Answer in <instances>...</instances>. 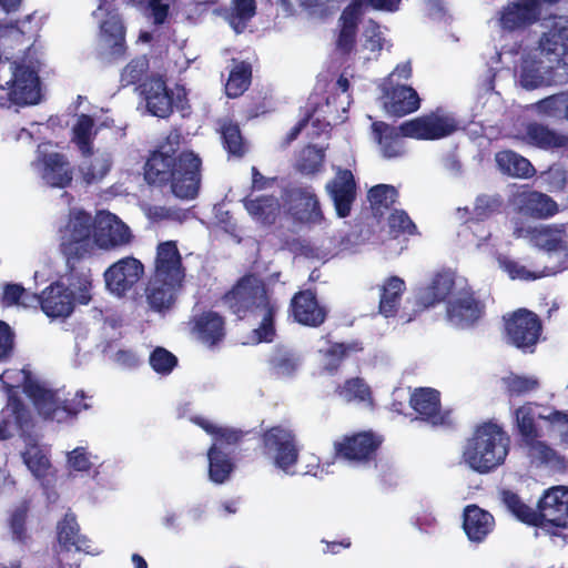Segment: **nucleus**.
Segmentation results:
<instances>
[{"mask_svg": "<svg viewBox=\"0 0 568 568\" xmlns=\"http://www.w3.org/2000/svg\"><path fill=\"white\" fill-rule=\"evenodd\" d=\"M184 136L180 128H172L149 155L143 165L145 183L161 191L169 190L180 200H194L201 189L203 162L192 150L180 146Z\"/></svg>", "mask_w": 568, "mask_h": 568, "instance_id": "nucleus-1", "label": "nucleus"}, {"mask_svg": "<svg viewBox=\"0 0 568 568\" xmlns=\"http://www.w3.org/2000/svg\"><path fill=\"white\" fill-rule=\"evenodd\" d=\"M221 302L239 321L260 318L250 333L253 344L274 342L280 305L261 278L253 274L243 275L223 294Z\"/></svg>", "mask_w": 568, "mask_h": 568, "instance_id": "nucleus-2", "label": "nucleus"}, {"mask_svg": "<svg viewBox=\"0 0 568 568\" xmlns=\"http://www.w3.org/2000/svg\"><path fill=\"white\" fill-rule=\"evenodd\" d=\"M92 227L91 214L78 211L70 215L59 243V252L65 263L68 287L78 292V303L81 305H88L92 300V273L88 263L94 255Z\"/></svg>", "mask_w": 568, "mask_h": 568, "instance_id": "nucleus-3", "label": "nucleus"}, {"mask_svg": "<svg viewBox=\"0 0 568 568\" xmlns=\"http://www.w3.org/2000/svg\"><path fill=\"white\" fill-rule=\"evenodd\" d=\"M371 128L383 156L387 159L398 158L405 153L402 138L436 141L448 138L463 129L459 119L442 108L407 120L399 126L390 125L384 121H375Z\"/></svg>", "mask_w": 568, "mask_h": 568, "instance_id": "nucleus-4", "label": "nucleus"}, {"mask_svg": "<svg viewBox=\"0 0 568 568\" xmlns=\"http://www.w3.org/2000/svg\"><path fill=\"white\" fill-rule=\"evenodd\" d=\"M510 437L496 422L478 424L467 439L463 460L478 474H488L503 465L509 453Z\"/></svg>", "mask_w": 568, "mask_h": 568, "instance_id": "nucleus-5", "label": "nucleus"}, {"mask_svg": "<svg viewBox=\"0 0 568 568\" xmlns=\"http://www.w3.org/2000/svg\"><path fill=\"white\" fill-rule=\"evenodd\" d=\"M191 422L212 436L213 442L206 454L209 478L214 484H224L230 479L236 467L234 450L244 442L248 432L229 426H219L202 416H193Z\"/></svg>", "mask_w": 568, "mask_h": 568, "instance_id": "nucleus-6", "label": "nucleus"}, {"mask_svg": "<svg viewBox=\"0 0 568 568\" xmlns=\"http://www.w3.org/2000/svg\"><path fill=\"white\" fill-rule=\"evenodd\" d=\"M21 372L24 375L23 392L32 399L36 409L43 419L64 423L89 408V405L84 402L87 396L83 390H78L71 399L60 400L57 390L44 388L37 381H33L29 371L22 369Z\"/></svg>", "mask_w": 568, "mask_h": 568, "instance_id": "nucleus-7", "label": "nucleus"}, {"mask_svg": "<svg viewBox=\"0 0 568 568\" xmlns=\"http://www.w3.org/2000/svg\"><path fill=\"white\" fill-rule=\"evenodd\" d=\"M504 338L523 353H534L542 334V322L532 311L518 308L504 315Z\"/></svg>", "mask_w": 568, "mask_h": 568, "instance_id": "nucleus-8", "label": "nucleus"}, {"mask_svg": "<svg viewBox=\"0 0 568 568\" xmlns=\"http://www.w3.org/2000/svg\"><path fill=\"white\" fill-rule=\"evenodd\" d=\"M382 444L383 437L374 432H357L335 440L333 456L336 460L354 465L369 464L376 460Z\"/></svg>", "mask_w": 568, "mask_h": 568, "instance_id": "nucleus-9", "label": "nucleus"}, {"mask_svg": "<svg viewBox=\"0 0 568 568\" xmlns=\"http://www.w3.org/2000/svg\"><path fill=\"white\" fill-rule=\"evenodd\" d=\"M261 444L265 455L273 458L274 465L288 473L300 457V447L295 433L282 425L272 426L261 435Z\"/></svg>", "mask_w": 568, "mask_h": 568, "instance_id": "nucleus-10", "label": "nucleus"}, {"mask_svg": "<svg viewBox=\"0 0 568 568\" xmlns=\"http://www.w3.org/2000/svg\"><path fill=\"white\" fill-rule=\"evenodd\" d=\"M538 49L540 54L560 71V74H552L549 82L556 85L568 83V26L554 22L539 38Z\"/></svg>", "mask_w": 568, "mask_h": 568, "instance_id": "nucleus-11", "label": "nucleus"}, {"mask_svg": "<svg viewBox=\"0 0 568 568\" xmlns=\"http://www.w3.org/2000/svg\"><path fill=\"white\" fill-rule=\"evenodd\" d=\"M539 528L548 535L559 536L568 529V486H552L538 499Z\"/></svg>", "mask_w": 568, "mask_h": 568, "instance_id": "nucleus-12", "label": "nucleus"}, {"mask_svg": "<svg viewBox=\"0 0 568 568\" xmlns=\"http://www.w3.org/2000/svg\"><path fill=\"white\" fill-rule=\"evenodd\" d=\"M515 420L521 445L527 455L541 464H548L556 457V450L541 440V433L536 424L535 414L529 405H523L515 410Z\"/></svg>", "mask_w": 568, "mask_h": 568, "instance_id": "nucleus-13", "label": "nucleus"}, {"mask_svg": "<svg viewBox=\"0 0 568 568\" xmlns=\"http://www.w3.org/2000/svg\"><path fill=\"white\" fill-rule=\"evenodd\" d=\"M409 406L416 413L415 419L432 427H453L452 410L442 409L440 393L430 387L415 388L409 396Z\"/></svg>", "mask_w": 568, "mask_h": 568, "instance_id": "nucleus-14", "label": "nucleus"}, {"mask_svg": "<svg viewBox=\"0 0 568 568\" xmlns=\"http://www.w3.org/2000/svg\"><path fill=\"white\" fill-rule=\"evenodd\" d=\"M284 201L288 214L303 224H321L324 214L312 186H292L285 190Z\"/></svg>", "mask_w": 568, "mask_h": 568, "instance_id": "nucleus-15", "label": "nucleus"}, {"mask_svg": "<svg viewBox=\"0 0 568 568\" xmlns=\"http://www.w3.org/2000/svg\"><path fill=\"white\" fill-rule=\"evenodd\" d=\"M144 264L133 256H125L111 264L104 272L106 288L122 297L144 276Z\"/></svg>", "mask_w": 568, "mask_h": 568, "instance_id": "nucleus-16", "label": "nucleus"}, {"mask_svg": "<svg viewBox=\"0 0 568 568\" xmlns=\"http://www.w3.org/2000/svg\"><path fill=\"white\" fill-rule=\"evenodd\" d=\"M92 223L93 253H95L97 247L113 250L129 245L132 242L133 235L130 227L115 214L106 213L99 216L97 222L92 220Z\"/></svg>", "mask_w": 568, "mask_h": 568, "instance_id": "nucleus-17", "label": "nucleus"}, {"mask_svg": "<svg viewBox=\"0 0 568 568\" xmlns=\"http://www.w3.org/2000/svg\"><path fill=\"white\" fill-rule=\"evenodd\" d=\"M146 108L149 112L158 118H168L173 112V106L184 111L187 104L186 92L182 90L176 94L174 101L173 92L168 89L162 78L151 79L143 84Z\"/></svg>", "mask_w": 568, "mask_h": 568, "instance_id": "nucleus-18", "label": "nucleus"}, {"mask_svg": "<svg viewBox=\"0 0 568 568\" xmlns=\"http://www.w3.org/2000/svg\"><path fill=\"white\" fill-rule=\"evenodd\" d=\"M448 321L458 328L476 326L486 314V305L471 291H462L447 302Z\"/></svg>", "mask_w": 568, "mask_h": 568, "instance_id": "nucleus-19", "label": "nucleus"}, {"mask_svg": "<svg viewBox=\"0 0 568 568\" xmlns=\"http://www.w3.org/2000/svg\"><path fill=\"white\" fill-rule=\"evenodd\" d=\"M554 0H516L500 10L499 24L503 30L514 32L524 30L539 21L542 4Z\"/></svg>", "mask_w": 568, "mask_h": 568, "instance_id": "nucleus-20", "label": "nucleus"}, {"mask_svg": "<svg viewBox=\"0 0 568 568\" xmlns=\"http://www.w3.org/2000/svg\"><path fill=\"white\" fill-rule=\"evenodd\" d=\"M325 190L337 216L341 219L349 216L357 196V183L353 172L349 169L338 168L334 178L326 183Z\"/></svg>", "mask_w": 568, "mask_h": 568, "instance_id": "nucleus-21", "label": "nucleus"}, {"mask_svg": "<svg viewBox=\"0 0 568 568\" xmlns=\"http://www.w3.org/2000/svg\"><path fill=\"white\" fill-rule=\"evenodd\" d=\"M38 300L42 312L51 318L69 317L78 303V296L64 283L55 281L47 286Z\"/></svg>", "mask_w": 568, "mask_h": 568, "instance_id": "nucleus-22", "label": "nucleus"}, {"mask_svg": "<svg viewBox=\"0 0 568 568\" xmlns=\"http://www.w3.org/2000/svg\"><path fill=\"white\" fill-rule=\"evenodd\" d=\"M511 204L517 213L536 220L549 219L559 211L557 202L551 196L528 187L514 193Z\"/></svg>", "mask_w": 568, "mask_h": 568, "instance_id": "nucleus-23", "label": "nucleus"}, {"mask_svg": "<svg viewBox=\"0 0 568 568\" xmlns=\"http://www.w3.org/2000/svg\"><path fill=\"white\" fill-rule=\"evenodd\" d=\"M288 312L296 323L306 327H320L327 318L326 307L320 304L311 288L301 290L292 296Z\"/></svg>", "mask_w": 568, "mask_h": 568, "instance_id": "nucleus-24", "label": "nucleus"}, {"mask_svg": "<svg viewBox=\"0 0 568 568\" xmlns=\"http://www.w3.org/2000/svg\"><path fill=\"white\" fill-rule=\"evenodd\" d=\"M152 276L158 281L183 283L185 268L175 241H165L158 244Z\"/></svg>", "mask_w": 568, "mask_h": 568, "instance_id": "nucleus-25", "label": "nucleus"}, {"mask_svg": "<svg viewBox=\"0 0 568 568\" xmlns=\"http://www.w3.org/2000/svg\"><path fill=\"white\" fill-rule=\"evenodd\" d=\"M523 142L544 151L568 150V134L539 122H529L521 136Z\"/></svg>", "mask_w": 568, "mask_h": 568, "instance_id": "nucleus-26", "label": "nucleus"}, {"mask_svg": "<svg viewBox=\"0 0 568 568\" xmlns=\"http://www.w3.org/2000/svg\"><path fill=\"white\" fill-rule=\"evenodd\" d=\"M503 207L504 199L499 193H483L476 196L471 212L467 206L459 207L457 212L463 223L470 229L473 224L485 222L494 215L501 213Z\"/></svg>", "mask_w": 568, "mask_h": 568, "instance_id": "nucleus-27", "label": "nucleus"}, {"mask_svg": "<svg viewBox=\"0 0 568 568\" xmlns=\"http://www.w3.org/2000/svg\"><path fill=\"white\" fill-rule=\"evenodd\" d=\"M494 528L495 518L489 511L475 504L464 508L463 529L470 541L483 542Z\"/></svg>", "mask_w": 568, "mask_h": 568, "instance_id": "nucleus-28", "label": "nucleus"}, {"mask_svg": "<svg viewBox=\"0 0 568 568\" xmlns=\"http://www.w3.org/2000/svg\"><path fill=\"white\" fill-rule=\"evenodd\" d=\"M419 106V95L412 87H390L384 93V109L388 114L404 116L417 111Z\"/></svg>", "mask_w": 568, "mask_h": 568, "instance_id": "nucleus-29", "label": "nucleus"}, {"mask_svg": "<svg viewBox=\"0 0 568 568\" xmlns=\"http://www.w3.org/2000/svg\"><path fill=\"white\" fill-rule=\"evenodd\" d=\"M359 20L361 9L357 4H348L342 11L338 19L339 31L335 42L336 50L341 54L348 55L354 50Z\"/></svg>", "mask_w": 568, "mask_h": 568, "instance_id": "nucleus-30", "label": "nucleus"}, {"mask_svg": "<svg viewBox=\"0 0 568 568\" xmlns=\"http://www.w3.org/2000/svg\"><path fill=\"white\" fill-rule=\"evenodd\" d=\"M193 332L207 346H215L225 337L224 317L214 311H206L193 318Z\"/></svg>", "mask_w": 568, "mask_h": 568, "instance_id": "nucleus-31", "label": "nucleus"}, {"mask_svg": "<svg viewBox=\"0 0 568 568\" xmlns=\"http://www.w3.org/2000/svg\"><path fill=\"white\" fill-rule=\"evenodd\" d=\"M42 178L52 187L65 189L71 185L73 170L63 154L54 152L43 159Z\"/></svg>", "mask_w": 568, "mask_h": 568, "instance_id": "nucleus-32", "label": "nucleus"}, {"mask_svg": "<svg viewBox=\"0 0 568 568\" xmlns=\"http://www.w3.org/2000/svg\"><path fill=\"white\" fill-rule=\"evenodd\" d=\"M498 170L513 178L529 179L536 173L531 162L513 150H501L495 154Z\"/></svg>", "mask_w": 568, "mask_h": 568, "instance_id": "nucleus-33", "label": "nucleus"}, {"mask_svg": "<svg viewBox=\"0 0 568 568\" xmlns=\"http://www.w3.org/2000/svg\"><path fill=\"white\" fill-rule=\"evenodd\" d=\"M183 283L158 281V278H151L146 288V300L150 307L154 311L161 312L169 310L175 301V294L181 288Z\"/></svg>", "mask_w": 568, "mask_h": 568, "instance_id": "nucleus-34", "label": "nucleus"}, {"mask_svg": "<svg viewBox=\"0 0 568 568\" xmlns=\"http://www.w3.org/2000/svg\"><path fill=\"white\" fill-rule=\"evenodd\" d=\"M455 286V280L448 273H437L432 283L417 295V305L424 308L445 301Z\"/></svg>", "mask_w": 568, "mask_h": 568, "instance_id": "nucleus-35", "label": "nucleus"}, {"mask_svg": "<svg viewBox=\"0 0 568 568\" xmlns=\"http://www.w3.org/2000/svg\"><path fill=\"white\" fill-rule=\"evenodd\" d=\"M406 290V285L403 278L398 276H389L385 280L381 287L379 296V313L385 317L396 316L402 295Z\"/></svg>", "mask_w": 568, "mask_h": 568, "instance_id": "nucleus-36", "label": "nucleus"}, {"mask_svg": "<svg viewBox=\"0 0 568 568\" xmlns=\"http://www.w3.org/2000/svg\"><path fill=\"white\" fill-rule=\"evenodd\" d=\"M243 206L253 220L263 225H271L278 211V201L274 195L246 196L242 200Z\"/></svg>", "mask_w": 568, "mask_h": 568, "instance_id": "nucleus-37", "label": "nucleus"}, {"mask_svg": "<svg viewBox=\"0 0 568 568\" xmlns=\"http://www.w3.org/2000/svg\"><path fill=\"white\" fill-rule=\"evenodd\" d=\"M101 34L109 44L111 53L121 57L125 52V27L118 13H108L101 23Z\"/></svg>", "mask_w": 568, "mask_h": 568, "instance_id": "nucleus-38", "label": "nucleus"}, {"mask_svg": "<svg viewBox=\"0 0 568 568\" xmlns=\"http://www.w3.org/2000/svg\"><path fill=\"white\" fill-rule=\"evenodd\" d=\"M501 500L508 511L520 523L539 528V506L536 509L527 505L517 493L505 489L501 491Z\"/></svg>", "mask_w": 568, "mask_h": 568, "instance_id": "nucleus-39", "label": "nucleus"}, {"mask_svg": "<svg viewBox=\"0 0 568 568\" xmlns=\"http://www.w3.org/2000/svg\"><path fill=\"white\" fill-rule=\"evenodd\" d=\"M219 133L222 144L230 155L242 158L246 153V141L237 122L232 119L219 120Z\"/></svg>", "mask_w": 568, "mask_h": 568, "instance_id": "nucleus-40", "label": "nucleus"}, {"mask_svg": "<svg viewBox=\"0 0 568 568\" xmlns=\"http://www.w3.org/2000/svg\"><path fill=\"white\" fill-rule=\"evenodd\" d=\"M233 65L225 83V94L230 99L241 97L251 85L252 65L244 60L232 59Z\"/></svg>", "mask_w": 568, "mask_h": 568, "instance_id": "nucleus-41", "label": "nucleus"}, {"mask_svg": "<svg viewBox=\"0 0 568 568\" xmlns=\"http://www.w3.org/2000/svg\"><path fill=\"white\" fill-rule=\"evenodd\" d=\"M57 538L59 544L69 550L71 547L81 549L85 538L80 535V526L73 513H67L57 524Z\"/></svg>", "mask_w": 568, "mask_h": 568, "instance_id": "nucleus-42", "label": "nucleus"}, {"mask_svg": "<svg viewBox=\"0 0 568 568\" xmlns=\"http://www.w3.org/2000/svg\"><path fill=\"white\" fill-rule=\"evenodd\" d=\"M255 13V0H232L225 20L236 33H242Z\"/></svg>", "mask_w": 568, "mask_h": 568, "instance_id": "nucleus-43", "label": "nucleus"}, {"mask_svg": "<svg viewBox=\"0 0 568 568\" xmlns=\"http://www.w3.org/2000/svg\"><path fill=\"white\" fill-rule=\"evenodd\" d=\"M272 374L277 377H290L294 375L300 365V357L296 353L276 348L268 359Z\"/></svg>", "mask_w": 568, "mask_h": 568, "instance_id": "nucleus-44", "label": "nucleus"}, {"mask_svg": "<svg viewBox=\"0 0 568 568\" xmlns=\"http://www.w3.org/2000/svg\"><path fill=\"white\" fill-rule=\"evenodd\" d=\"M4 388L8 394L7 409L10 410V417H12L17 428L24 432L32 424L31 413L17 395L13 385L4 383Z\"/></svg>", "mask_w": 568, "mask_h": 568, "instance_id": "nucleus-45", "label": "nucleus"}, {"mask_svg": "<svg viewBox=\"0 0 568 568\" xmlns=\"http://www.w3.org/2000/svg\"><path fill=\"white\" fill-rule=\"evenodd\" d=\"M325 154L315 145H307L300 152L295 169L303 175H316L323 170Z\"/></svg>", "mask_w": 568, "mask_h": 568, "instance_id": "nucleus-46", "label": "nucleus"}, {"mask_svg": "<svg viewBox=\"0 0 568 568\" xmlns=\"http://www.w3.org/2000/svg\"><path fill=\"white\" fill-rule=\"evenodd\" d=\"M93 126L94 120L88 114H81L73 126V141L84 158L93 154Z\"/></svg>", "mask_w": 568, "mask_h": 568, "instance_id": "nucleus-47", "label": "nucleus"}, {"mask_svg": "<svg viewBox=\"0 0 568 568\" xmlns=\"http://www.w3.org/2000/svg\"><path fill=\"white\" fill-rule=\"evenodd\" d=\"M335 393L345 402H367L372 399V390L361 377H352L338 385Z\"/></svg>", "mask_w": 568, "mask_h": 568, "instance_id": "nucleus-48", "label": "nucleus"}, {"mask_svg": "<svg viewBox=\"0 0 568 568\" xmlns=\"http://www.w3.org/2000/svg\"><path fill=\"white\" fill-rule=\"evenodd\" d=\"M22 459L28 469L38 479L44 478L48 475L51 464L39 445L28 444L26 450L22 453Z\"/></svg>", "mask_w": 568, "mask_h": 568, "instance_id": "nucleus-49", "label": "nucleus"}, {"mask_svg": "<svg viewBox=\"0 0 568 568\" xmlns=\"http://www.w3.org/2000/svg\"><path fill=\"white\" fill-rule=\"evenodd\" d=\"M555 73L560 74V71L550 65L547 70V77H545L540 68L536 65V62H530L521 68L520 83L528 90L537 89L545 84L551 85L552 83L549 82V79Z\"/></svg>", "mask_w": 568, "mask_h": 568, "instance_id": "nucleus-50", "label": "nucleus"}, {"mask_svg": "<svg viewBox=\"0 0 568 568\" xmlns=\"http://www.w3.org/2000/svg\"><path fill=\"white\" fill-rule=\"evenodd\" d=\"M41 29V23L37 20L36 12L27 14L23 19H18L9 23H0V33H19L28 40L36 38Z\"/></svg>", "mask_w": 568, "mask_h": 568, "instance_id": "nucleus-51", "label": "nucleus"}, {"mask_svg": "<svg viewBox=\"0 0 568 568\" xmlns=\"http://www.w3.org/2000/svg\"><path fill=\"white\" fill-rule=\"evenodd\" d=\"M368 201L376 212L393 206L398 197V191L389 184H377L369 189Z\"/></svg>", "mask_w": 568, "mask_h": 568, "instance_id": "nucleus-52", "label": "nucleus"}, {"mask_svg": "<svg viewBox=\"0 0 568 568\" xmlns=\"http://www.w3.org/2000/svg\"><path fill=\"white\" fill-rule=\"evenodd\" d=\"M568 105V93L559 92L546 97L535 103V110L547 118H558L564 112L566 119V109Z\"/></svg>", "mask_w": 568, "mask_h": 568, "instance_id": "nucleus-53", "label": "nucleus"}, {"mask_svg": "<svg viewBox=\"0 0 568 568\" xmlns=\"http://www.w3.org/2000/svg\"><path fill=\"white\" fill-rule=\"evenodd\" d=\"M503 385L506 393L513 396H523L535 392L539 387V382L535 377L521 376L511 373L510 375L503 378Z\"/></svg>", "mask_w": 568, "mask_h": 568, "instance_id": "nucleus-54", "label": "nucleus"}, {"mask_svg": "<svg viewBox=\"0 0 568 568\" xmlns=\"http://www.w3.org/2000/svg\"><path fill=\"white\" fill-rule=\"evenodd\" d=\"M387 225L393 237L418 234L416 224L404 210H394L387 219Z\"/></svg>", "mask_w": 568, "mask_h": 568, "instance_id": "nucleus-55", "label": "nucleus"}, {"mask_svg": "<svg viewBox=\"0 0 568 568\" xmlns=\"http://www.w3.org/2000/svg\"><path fill=\"white\" fill-rule=\"evenodd\" d=\"M112 161L109 156L94 158L88 165L80 168L82 180L87 185L101 182L110 172Z\"/></svg>", "mask_w": 568, "mask_h": 568, "instance_id": "nucleus-56", "label": "nucleus"}, {"mask_svg": "<svg viewBox=\"0 0 568 568\" xmlns=\"http://www.w3.org/2000/svg\"><path fill=\"white\" fill-rule=\"evenodd\" d=\"M152 369L160 375H169L178 366V357L164 347H155L149 357Z\"/></svg>", "mask_w": 568, "mask_h": 568, "instance_id": "nucleus-57", "label": "nucleus"}, {"mask_svg": "<svg viewBox=\"0 0 568 568\" xmlns=\"http://www.w3.org/2000/svg\"><path fill=\"white\" fill-rule=\"evenodd\" d=\"M28 511L29 507L26 503H23L13 510L9 519L12 538L20 544H26L29 539L27 530Z\"/></svg>", "mask_w": 568, "mask_h": 568, "instance_id": "nucleus-58", "label": "nucleus"}, {"mask_svg": "<svg viewBox=\"0 0 568 568\" xmlns=\"http://www.w3.org/2000/svg\"><path fill=\"white\" fill-rule=\"evenodd\" d=\"M498 262L499 266L509 275L511 280L534 281L544 276V273L530 272L524 265H520L518 262L506 256H500Z\"/></svg>", "mask_w": 568, "mask_h": 568, "instance_id": "nucleus-59", "label": "nucleus"}, {"mask_svg": "<svg viewBox=\"0 0 568 568\" xmlns=\"http://www.w3.org/2000/svg\"><path fill=\"white\" fill-rule=\"evenodd\" d=\"M146 67L148 63L145 61L139 59L130 61L121 72V82L123 85L140 83L146 71Z\"/></svg>", "mask_w": 568, "mask_h": 568, "instance_id": "nucleus-60", "label": "nucleus"}, {"mask_svg": "<svg viewBox=\"0 0 568 568\" xmlns=\"http://www.w3.org/2000/svg\"><path fill=\"white\" fill-rule=\"evenodd\" d=\"M362 351L363 345L358 341H354L351 343H333L328 347L326 355L337 361V364L335 365V368H337L339 362L347 357L349 354L358 353Z\"/></svg>", "mask_w": 568, "mask_h": 568, "instance_id": "nucleus-61", "label": "nucleus"}, {"mask_svg": "<svg viewBox=\"0 0 568 568\" xmlns=\"http://www.w3.org/2000/svg\"><path fill=\"white\" fill-rule=\"evenodd\" d=\"M14 346V333L8 323L0 321V362L8 359Z\"/></svg>", "mask_w": 568, "mask_h": 568, "instance_id": "nucleus-62", "label": "nucleus"}, {"mask_svg": "<svg viewBox=\"0 0 568 568\" xmlns=\"http://www.w3.org/2000/svg\"><path fill=\"white\" fill-rule=\"evenodd\" d=\"M366 43L365 47L372 52H378L384 47V37L381 27L375 21H371L365 30Z\"/></svg>", "mask_w": 568, "mask_h": 568, "instance_id": "nucleus-63", "label": "nucleus"}, {"mask_svg": "<svg viewBox=\"0 0 568 568\" xmlns=\"http://www.w3.org/2000/svg\"><path fill=\"white\" fill-rule=\"evenodd\" d=\"M560 432L562 439L568 440V412L554 409L547 416H540Z\"/></svg>", "mask_w": 568, "mask_h": 568, "instance_id": "nucleus-64", "label": "nucleus"}]
</instances>
